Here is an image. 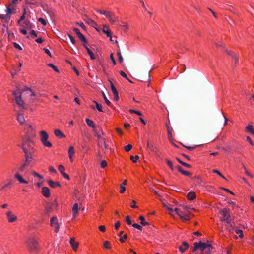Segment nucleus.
Segmentation results:
<instances>
[{
    "mask_svg": "<svg viewBox=\"0 0 254 254\" xmlns=\"http://www.w3.org/2000/svg\"><path fill=\"white\" fill-rule=\"evenodd\" d=\"M41 193L45 197H49L50 196L49 189L47 187H44L42 188Z\"/></svg>",
    "mask_w": 254,
    "mask_h": 254,
    "instance_id": "obj_16",
    "label": "nucleus"
},
{
    "mask_svg": "<svg viewBox=\"0 0 254 254\" xmlns=\"http://www.w3.org/2000/svg\"><path fill=\"white\" fill-rule=\"evenodd\" d=\"M213 247L210 244L195 242L192 252H196V254H210Z\"/></svg>",
    "mask_w": 254,
    "mask_h": 254,
    "instance_id": "obj_1",
    "label": "nucleus"
},
{
    "mask_svg": "<svg viewBox=\"0 0 254 254\" xmlns=\"http://www.w3.org/2000/svg\"><path fill=\"white\" fill-rule=\"evenodd\" d=\"M3 28H2V32L3 33H5V32H6L8 35L9 36L10 35V34L9 33L8 31V27L6 25V24H4L3 25Z\"/></svg>",
    "mask_w": 254,
    "mask_h": 254,
    "instance_id": "obj_45",
    "label": "nucleus"
},
{
    "mask_svg": "<svg viewBox=\"0 0 254 254\" xmlns=\"http://www.w3.org/2000/svg\"><path fill=\"white\" fill-rule=\"evenodd\" d=\"M109 21L111 23H113L115 22H117L119 21V18L116 15L113 16V17H112L111 19H109Z\"/></svg>",
    "mask_w": 254,
    "mask_h": 254,
    "instance_id": "obj_38",
    "label": "nucleus"
},
{
    "mask_svg": "<svg viewBox=\"0 0 254 254\" xmlns=\"http://www.w3.org/2000/svg\"><path fill=\"white\" fill-rule=\"evenodd\" d=\"M49 170L50 172L56 173L57 172L56 169L53 166H50L49 167Z\"/></svg>",
    "mask_w": 254,
    "mask_h": 254,
    "instance_id": "obj_64",
    "label": "nucleus"
},
{
    "mask_svg": "<svg viewBox=\"0 0 254 254\" xmlns=\"http://www.w3.org/2000/svg\"><path fill=\"white\" fill-rule=\"evenodd\" d=\"M17 120L20 124H23L25 122L24 118L23 116L22 110H20L17 114Z\"/></svg>",
    "mask_w": 254,
    "mask_h": 254,
    "instance_id": "obj_13",
    "label": "nucleus"
},
{
    "mask_svg": "<svg viewBox=\"0 0 254 254\" xmlns=\"http://www.w3.org/2000/svg\"><path fill=\"white\" fill-rule=\"evenodd\" d=\"M24 24V28L27 29H31L32 27V24L29 21H25L23 23Z\"/></svg>",
    "mask_w": 254,
    "mask_h": 254,
    "instance_id": "obj_32",
    "label": "nucleus"
},
{
    "mask_svg": "<svg viewBox=\"0 0 254 254\" xmlns=\"http://www.w3.org/2000/svg\"><path fill=\"white\" fill-rule=\"evenodd\" d=\"M139 219L140 220V223L142 225H149V223L148 222L145 221V218L143 216H140L139 217Z\"/></svg>",
    "mask_w": 254,
    "mask_h": 254,
    "instance_id": "obj_34",
    "label": "nucleus"
},
{
    "mask_svg": "<svg viewBox=\"0 0 254 254\" xmlns=\"http://www.w3.org/2000/svg\"><path fill=\"white\" fill-rule=\"evenodd\" d=\"M47 66H48L49 67H51L56 72H59V70L58 69V68L56 66H55L54 64H51V63L48 64H47Z\"/></svg>",
    "mask_w": 254,
    "mask_h": 254,
    "instance_id": "obj_41",
    "label": "nucleus"
},
{
    "mask_svg": "<svg viewBox=\"0 0 254 254\" xmlns=\"http://www.w3.org/2000/svg\"><path fill=\"white\" fill-rule=\"evenodd\" d=\"M16 90L12 91V94L14 96V99L17 106L22 109H26L24 106V101L22 99V91L21 90V86L18 85L16 86Z\"/></svg>",
    "mask_w": 254,
    "mask_h": 254,
    "instance_id": "obj_2",
    "label": "nucleus"
},
{
    "mask_svg": "<svg viewBox=\"0 0 254 254\" xmlns=\"http://www.w3.org/2000/svg\"><path fill=\"white\" fill-rule=\"evenodd\" d=\"M74 32L76 34L78 38L80 40L83 42V43L86 44L88 43L87 39L85 37V36L80 32L79 29L77 28H73Z\"/></svg>",
    "mask_w": 254,
    "mask_h": 254,
    "instance_id": "obj_8",
    "label": "nucleus"
},
{
    "mask_svg": "<svg viewBox=\"0 0 254 254\" xmlns=\"http://www.w3.org/2000/svg\"><path fill=\"white\" fill-rule=\"evenodd\" d=\"M32 152L31 151H27L26 149L24 148V153L25 156V160L24 163L28 165L29 166L31 163L34 160V159L32 156Z\"/></svg>",
    "mask_w": 254,
    "mask_h": 254,
    "instance_id": "obj_6",
    "label": "nucleus"
},
{
    "mask_svg": "<svg viewBox=\"0 0 254 254\" xmlns=\"http://www.w3.org/2000/svg\"><path fill=\"white\" fill-rule=\"evenodd\" d=\"M184 208L186 210V212L184 213L186 214H188V218L190 219V215L191 214V213L189 211L190 208L188 207L187 206H184Z\"/></svg>",
    "mask_w": 254,
    "mask_h": 254,
    "instance_id": "obj_46",
    "label": "nucleus"
},
{
    "mask_svg": "<svg viewBox=\"0 0 254 254\" xmlns=\"http://www.w3.org/2000/svg\"><path fill=\"white\" fill-rule=\"evenodd\" d=\"M34 142L32 140L31 137L27 134L22 139V143L18 146L22 149L24 151V148L26 149L28 151H32L33 149Z\"/></svg>",
    "mask_w": 254,
    "mask_h": 254,
    "instance_id": "obj_3",
    "label": "nucleus"
},
{
    "mask_svg": "<svg viewBox=\"0 0 254 254\" xmlns=\"http://www.w3.org/2000/svg\"><path fill=\"white\" fill-rule=\"evenodd\" d=\"M32 174L35 176V177H38V178H39L40 179H42L43 178L42 176L41 175H40V174H39L38 173H37V172H35V171H33L32 172Z\"/></svg>",
    "mask_w": 254,
    "mask_h": 254,
    "instance_id": "obj_51",
    "label": "nucleus"
},
{
    "mask_svg": "<svg viewBox=\"0 0 254 254\" xmlns=\"http://www.w3.org/2000/svg\"><path fill=\"white\" fill-rule=\"evenodd\" d=\"M132 226L139 230H142V227L139 224L137 223H134L132 224Z\"/></svg>",
    "mask_w": 254,
    "mask_h": 254,
    "instance_id": "obj_57",
    "label": "nucleus"
},
{
    "mask_svg": "<svg viewBox=\"0 0 254 254\" xmlns=\"http://www.w3.org/2000/svg\"><path fill=\"white\" fill-rule=\"evenodd\" d=\"M102 95H103V98L105 101V103H106L107 105H108V106H111V102H110V101L107 99V97L106 96L105 93L102 92Z\"/></svg>",
    "mask_w": 254,
    "mask_h": 254,
    "instance_id": "obj_43",
    "label": "nucleus"
},
{
    "mask_svg": "<svg viewBox=\"0 0 254 254\" xmlns=\"http://www.w3.org/2000/svg\"><path fill=\"white\" fill-rule=\"evenodd\" d=\"M85 21L86 23L91 25L92 27H94L95 26L97 25L96 23L90 18H88L87 20H85Z\"/></svg>",
    "mask_w": 254,
    "mask_h": 254,
    "instance_id": "obj_30",
    "label": "nucleus"
},
{
    "mask_svg": "<svg viewBox=\"0 0 254 254\" xmlns=\"http://www.w3.org/2000/svg\"><path fill=\"white\" fill-rule=\"evenodd\" d=\"M234 230L235 231L237 234H239V237L240 238H242L243 237L244 235L242 230L238 229L235 227Z\"/></svg>",
    "mask_w": 254,
    "mask_h": 254,
    "instance_id": "obj_39",
    "label": "nucleus"
},
{
    "mask_svg": "<svg viewBox=\"0 0 254 254\" xmlns=\"http://www.w3.org/2000/svg\"><path fill=\"white\" fill-rule=\"evenodd\" d=\"M234 218H235L233 217L229 221H227L224 223L226 229L228 230L230 233L232 232L235 229Z\"/></svg>",
    "mask_w": 254,
    "mask_h": 254,
    "instance_id": "obj_7",
    "label": "nucleus"
},
{
    "mask_svg": "<svg viewBox=\"0 0 254 254\" xmlns=\"http://www.w3.org/2000/svg\"><path fill=\"white\" fill-rule=\"evenodd\" d=\"M187 198L190 200H193L196 197V195L194 192L190 191L187 195Z\"/></svg>",
    "mask_w": 254,
    "mask_h": 254,
    "instance_id": "obj_26",
    "label": "nucleus"
},
{
    "mask_svg": "<svg viewBox=\"0 0 254 254\" xmlns=\"http://www.w3.org/2000/svg\"><path fill=\"white\" fill-rule=\"evenodd\" d=\"M130 159L133 162H136L137 160L139 159V156L138 155H136L135 157L131 155L130 156Z\"/></svg>",
    "mask_w": 254,
    "mask_h": 254,
    "instance_id": "obj_58",
    "label": "nucleus"
},
{
    "mask_svg": "<svg viewBox=\"0 0 254 254\" xmlns=\"http://www.w3.org/2000/svg\"><path fill=\"white\" fill-rule=\"evenodd\" d=\"M28 165L26 164L25 163L23 162L21 165H20L18 168H17V172H23L25 169L28 167Z\"/></svg>",
    "mask_w": 254,
    "mask_h": 254,
    "instance_id": "obj_23",
    "label": "nucleus"
},
{
    "mask_svg": "<svg viewBox=\"0 0 254 254\" xmlns=\"http://www.w3.org/2000/svg\"><path fill=\"white\" fill-rule=\"evenodd\" d=\"M27 244L32 251H34L37 249V242L33 239H29L27 241Z\"/></svg>",
    "mask_w": 254,
    "mask_h": 254,
    "instance_id": "obj_11",
    "label": "nucleus"
},
{
    "mask_svg": "<svg viewBox=\"0 0 254 254\" xmlns=\"http://www.w3.org/2000/svg\"><path fill=\"white\" fill-rule=\"evenodd\" d=\"M126 221L128 225L131 224V221L129 216H127L126 218Z\"/></svg>",
    "mask_w": 254,
    "mask_h": 254,
    "instance_id": "obj_63",
    "label": "nucleus"
},
{
    "mask_svg": "<svg viewBox=\"0 0 254 254\" xmlns=\"http://www.w3.org/2000/svg\"><path fill=\"white\" fill-rule=\"evenodd\" d=\"M83 46L86 48L87 52L89 55L90 56V59L91 60L95 59V57L94 55V53L92 52V51L86 46V44L83 43Z\"/></svg>",
    "mask_w": 254,
    "mask_h": 254,
    "instance_id": "obj_20",
    "label": "nucleus"
},
{
    "mask_svg": "<svg viewBox=\"0 0 254 254\" xmlns=\"http://www.w3.org/2000/svg\"><path fill=\"white\" fill-rule=\"evenodd\" d=\"M127 238V235L125 234L123 237H120V240L121 242H124L125 240Z\"/></svg>",
    "mask_w": 254,
    "mask_h": 254,
    "instance_id": "obj_62",
    "label": "nucleus"
},
{
    "mask_svg": "<svg viewBox=\"0 0 254 254\" xmlns=\"http://www.w3.org/2000/svg\"><path fill=\"white\" fill-rule=\"evenodd\" d=\"M72 213L73 218H76L78 215V204L75 203L72 207Z\"/></svg>",
    "mask_w": 254,
    "mask_h": 254,
    "instance_id": "obj_25",
    "label": "nucleus"
},
{
    "mask_svg": "<svg viewBox=\"0 0 254 254\" xmlns=\"http://www.w3.org/2000/svg\"><path fill=\"white\" fill-rule=\"evenodd\" d=\"M58 169H59V171H60V172L63 174V173H64V167L62 165H60L59 166H58Z\"/></svg>",
    "mask_w": 254,
    "mask_h": 254,
    "instance_id": "obj_49",
    "label": "nucleus"
},
{
    "mask_svg": "<svg viewBox=\"0 0 254 254\" xmlns=\"http://www.w3.org/2000/svg\"><path fill=\"white\" fill-rule=\"evenodd\" d=\"M14 177L16 179L19 183H22V184H27L28 182L25 180L19 174V173H16L14 176Z\"/></svg>",
    "mask_w": 254,
    "mask_h": 254,
    "instance_id": "obj_17",
    "label": "nucleus"
},
{
    "mask_svg": "<svg viewBox=\"0 0 254 254\" xmlns=\"http://www.w3.org/2000/svg\"><path fill=\"white\" fill-rule=\"evenodd\" d=\"M38 21L39 22H41V24H43V25H46L47 24V22H46V20H45L44 19H43L42 18H39L38 19Z\"/></svg>",
    "mask_w": 254,
    "mask_h": 254,
    "instance_id": "obj_59",
    "label": "nucleus"
},
{
    "mask_svg": "<svg viewBox=\"0 0 254 254\" xmlns=\"http://www.w3.org/2000/svg\"><path fill=\"white\" fill-rule=\"evenodd\" d=\"M22 87L21 86V88ZM21 90L22 91V93L24 91H29V92H31V89L29 88V87L26 86H23V89L21 88Z\"/></svg>",
    "mask_w": 254,
    "mask_h": 254,
    "instance_id": "obj_48",
    "label": "nucleus"
},
{
    "mask_svg": "<svg viewBox=\"0 0 254 254\" xmlns=\"http://www.w3.org/2000/svg\"><path fill=\"white\" fill-rule=\"evenodd\" d=\"M67 35H68V37L69 38L71 42V43L73 44H75L76 41H75L74 37L70 34H67Z\"/></svg>",
    "mask_w": 254,
    "mask_h": 254,
    "instance_id": "obj_50",
    "label": "nucleus"
},
{
    "mask_svg": "<svg viewBox=\"0 0 254 254\" xmlns=\"http://www.w3.org/2000/svg\"><path fill=\"white\" fill-rule=\"evenodd\" d=\"M103 247L106 249H110L111 248V246L110 242L108 241H105L103 243Z\"/></svg>",
    "mask_w": 254,
    "mask_h": 254,
    "instance_id": "obj_37",
    "label": "nucleus"
},
{
    "mask_svg": "<svg viewBox=\"0 0 254 254\" xmlns=\"http://www.w3.org/2000/svg\"><path fill=\"white\" fill-rule=\"evenodd\" d=\"M103 32L106 34L108 37H111L112 32L109 27L106 25H103Z\"/></svg>",
    "mask_w": 254,
    "mask_h": 254,
    "instance_id": "obj_21",
    "label": "nucleus"
},
{
    "mask_svg": "<svg viewBox=\"0 0 254 254\" xmlns=\"http://www.w3.org/2000/svg\"><path fill=\"white\" fill-rule=\"evenodd\" d=\"M226 52L228 55H231L235 59V63H237L238 62V59L237 58V57L231 51H228L227 50H226Z\"/></svg>",
    "mask_w": 254,
    "mask_h": 254,
    "instance_id": "obj_36",
    "label": "nucleus"
},
{
    "mask_svg": "<svg viewBox=\"0 0 254 254\" xmlns=\"http://www.w3.org/2000/svg\"><path fill=\"white\" fill-rule=\"evenodd\" d=\"M97 11L100 14L104 15L108 19V20L111 19V18L113 17V16L115 15L113 12L110 11H102L100 10H97Z\"/></svg>",
    "mask_w": 254,
    "mask_h": 254,
    "instance_id": "obj_12",
    "label": "nucleus"
},
{
    "mask_svg": "<svg viewBox=\"0 0 254 254\" xmlns=\"http://www.w3.org/2000/svg\"><path fill=\"white\" fill-rule=\"evenodd\" d=\"M109 81L110 82L111 90L113 93H116V92H118V91L117 90L116 87H115L113 83L111 80H109Z\"/></svg>",
    "mask_w": 254,
    "mask_h": 254,
    "instance_id": "obj_33",
    "label": "nucleus"
},
{
    "mask_svg": "<svg viewBox=\"0 0 254 254\" xmlns=\"http://www.w3.org/2000/svg\"><path fill=\"white\" fill-rule=\"evenodd\" d=\"M219 214L221 216L219 218L220 221L225 223V222L229 221L234 217L231 216L230 214V210L227 208H224L219 211Z\"/></svg>",
    "mask_w": 254,
    "mask_h": 254,
    "instance_id": "obj_4",
    "label": "nucleus"
},
{
    "mask_svg": "<svg viewBox=\"0 0 254 254\" xmlns=\"http://www.w3.org/2000/svg\"><path fill=\"white\" fill-rule=\"evenodd\" d=\"M163 207L168 210L170 215L172 216L173 215L172 213L173 212V210L171 208L169 207L165 203H163Z\"/></svg>",
    "mask_w": 254,
    "mask_h": 254,
    "instance_id": "obj_40",
    "label": "nucleus"
},
{
    "mask_svg": "<svg viewBox=\"0 0 254 254\" xmlns=\"http://www.w3.org/2000/svg\"><path fill=\"white\" fill-rule=\"evenodd\" d=\"M176 159L177 160V161L180 163L182 165L184 166H186L187 167H188V168H190L191 167V165L189 164H187L183 161H182L181 160H180L179 158H177Z\"/></svg>",
    "mask_w": 254,
    "mask_h": 254,
    "instance_id": "obj_35",
    "label": "nucleus"
},
{
    "mask_svg": "<svg viewBox=\"0 0 254 254\" xmlns=\"http://www.w3.org/2000/svg\"><path fill=\"white\" fill-rule=\"evenodd\" d=\"M117 55L118 56V58H119V61L120 63H123V57L121 55V53L120 52V50L118 51V52H117Z\"/></svg>",
    "mask_w": 254,
    "mask_h": 254,
    "instance_id": "obj_44",
    "label": "nucleus"
},
{
    "mask_svg": "<svg viewBox=\"0 0 254 254\" xmlns=\"http://www.w3.org/2000/svg\"><path fill=\"white\" fill-rule=\"evenodd\" d=\"M13 46L16 49H18L20 50H22V47L17 43H16V42H13Z\"/></svg>",
    "mask_w": 254,
    "mask_h": 254,
    "instance_id": "obj_55",
    "label": "nucleus"
},
{
    "mask_svg": "<svg viewBox=\"0 0 254 254\" xmlns=\"http://www.w3.org/2000/svg\"><path fill=\"white\" fill-rule=\"evenodd\" d=\"M49 185L53 188H55L57 187H61L60 184L58 182H54L51 180L48 181Z\"/></svg>",
    "mask_w": 254,
    "mask_h": 254,
    "instance_id": "obj_22",
    "label": "nucleus"
},
{
    "mask_svg": "<svg viewBox=\"0 0 254 254\" xmlns=\"http://www.w3.org/2000/svg\"><path fill=\"white\" fill-rule=\"evenodd\" d=\"M52 210V206L51 205L47 206L45 208V212L47 214H48Z\"/></svg>",
    "mask_w": 254,
    "mask_h": 254,
    "instance_id": "obj_60",
    "label": "nucleus"
},
{
    "mask_svg": "<svg viewBox=\"0 0 254 254\" xmlns=\"http://www.w3.org/2000/svg\"><path fill=\"white\" fill-rule=\"evenodd\" d=\"M166 162H167L168 165L170 168V169L172 170H174V167H173V163H172V161L169 160H168V159H166Z\"/></svg>",
    "mask_w": 254,
    "mask_h": 254,
    "instance_id": "obj_47",
    "label": "nucleus"
},
{
    "mask_svg": "<svg viewBox=\"0 0 254 254\" xmlns=\"http://www.w3.org/2000/svg\"><path fill=\"white\" fill-rule=\"evenodd\" d=\"M173 211L176 213V214L179 216L180 218L182 220L187 221L189 220V218H188V215L183 213L182 212L179 211L178 208H175Z\"/></svg>",
    "mask_w": 254,
    "mask_h": 254,
    "instance_id": "obj_9",
    "label": "nucleus"
},
{
    "mask_svg": "<svg viewBox=\"0 0 254 254\" xmlns=\"http://www.w3.org/2000/svg\"><path fill=\"white\" fill-rule=\"evenodd\" d=\"M246 129L248 132H251L253 130V127L252 125H248L246 127Z\"/></svg>",
    "mask_w": 254,
    "mask_h": 254,
    "instance_id": "obj_56",
    "label": "nucleus"
},
{
    "mask_svg": "<svg viewBox=\"0 0 254 254\" xmlns=\"http://www.w3.org/2000/svg\"><path fill=\"white\" fill-rule=\"evenodd\" d=\"M69 243H70V245L71 246V247H72L74 251H76L77 247L79 246V243L77 242H76L75 240V238L74 237H72V238H71V239L69 241Z\"/></svg>",
    "mask_w": 254,
    "mask_h": 254,
    "instance_id": "obj_15",
    "label": "nucleus"
},
{
    "mask_svg": "<svg viewBox=\"0 0 254 254\" xmlns=\"http://www.w3.org/2000/svg\"><path fill=\"white\" fill-rule=\"evenodd\" d=\"M86 123L87 124L88 126L90 127L94 128L95 127V124L93 122V121L88 118H86Z\"/></svg>",
    "mask_w": 254,
    "mask_h": 254,
    "instance_id": "obj_28",
    "label": "nucleus"
},
{
    "mask_svg": "<svg viewBox=\"0 0 254 254\" xmlns=\"http://www.w3.org/2000/svg\"><path fill=\"white\" fill-rule=\"evenodd\" d=\"M127 183V180L124 181V182L120 185V188L121 190H120V192L121 193H123L125 192L126 190V188L125 187V186L126 185Z\"/></svg>",
    "mask_w": 254,
    "mask_h": 254,
    "instance_id": "obj_31",
    "label": "nucleus"
},
{
    "mask_svg": "<svg viewBox=\"0 0 254 254\" xmlns=\"http://www.w3.org/2000/svg\"><path fill=\"white\" fill-rule=\"evenodd\" d=\"M93 102L95 103L96 109L100 112H103L101 105L96 101H94Z\"/></svg>",
    "mask_w": 254,
    "mask_h": 254,
    "instance_id": "obj_42",
    "label": "nucleus"
},
{
    "mask_svg": "<svg viewBox=\"0 0 254 254\" xmlns=\"http://www.w3.org/2000/svg\"><path fill=\"white\" fill-rule=\"evenodd\" d=\"M107 166V162L106 160H102L101 162V167L102 168H104Z\"/></svg>",
    "mask_w": 254,
    "mask_h": 254,
    "instance_id": "obj_53",
    "label": "nucleus"
},
{
    "mask_svg": "<svg viewBox=\"0 0 254 254\" xmlns=\"http://www.w3.org/2000/svg\"><path fill=\"white\" fill-rule=\"evenodd\" d=\"M74 153V148L73 146L69 147L68 149L69 157L71 162L73 161L72 156Z\"/></svg>",
    "mask_w": 254,
    "mask_h": 254,
    "instance_id": "obj_27",
    "label": "nucleus"
},
{
    "mask_svg": "<svg viewBox=\"0 0 254 254\" xmlns=\"http://www.w3.org/2000/svg\"><path fill=\"white\" fill-rule=\"evenodd\" d=\"M54 134L56 137L59 138H63L65 137V135L63 134L59 129L55 130Z\"/></svg>",
    "mask_w": 254,
    "mask_h": 254,
    "instance_id": "obj_24",
    "label": "nucleus"
},
{
    "mask_svg": "<svg viewBox=\"0 0 254 254\" xmlns=\"http://www.w3.org/2000/svg\"><path fill=\"white\" fill-rule=\"evenodd\" d=\"M213 172L217 174L219 176H220L222 178L226 179L225 177L218 170H216V169L213 170Z\"/></svg>",
    "mask_w": 254,
    "mask_h": 254,
    "instance_id": "obj_52",
    "label": "nucleus"
},
{
    "mask_svg": "<svg viewBox=\"0 0 254 254\" xmlns=\"http://www.w3.org/2000/svg\"><path fill=\"white\" fill-rule=\"evenodd\" d=\"M189 247V244L186 242H183L182 243V245H181L179 247V251L182 252L184 253L186 249H187Z\"/></svg>",
    "mask_w": 254,
    "mask_h": 254,
    "instance_id": "obj_19",
    "label": "nucleus"
},
{
    "mask_svg": "<svg viewBox=\"0 0 254 254\" xmlns=\"http://www.w3.org/2000/svg\"><path fill=\"white\" fill-rule=\"evenodd\" d=\"M110 58L113 63V64H114V65H115L116 64V62L113 57V53H111L110 55Z\"/></svg>",
    "mask_w": 254,
    "mask_h": 254,
    "instance_id": "obj_61",
    "label": "nucleus"
},
{
    "mask_svg": "<svg viewBox=\"0 0 254 254\" xmlns=\"http://www.w3.org/2000/svg\"><path fill=\"white\" fill-rule=\"evenodd\" d=\"M101 131V133L97 132V129H94V132L96 133V136L98 138L99 140V143H102V140H105V138L102 137V135H103V131L101 128H99Z\"/></svg>",
    "mask_w": 254,
    "mask_h": 254,
    "instance_id": "obj_18",
    "label": "nucleus"
},
{
    "mask_svg": "<svg viewBox=\"0 0 254 254\" xmlns=\"http://www.w3.org/2000/svg\"><path fill=\"white\" fill-rule=\"evenodd\" d=\"M132 147V146L131 144H128L127 145L125 146L124 149L127 152H128L131 149Z\"/></svg>",
    "mask_w": 254,
    "mask_h": 254,
    "instance_id": "obj_54",
    "label": "nucleus"
},
{
    "mask_svg": "<svg viewBox=\"0 0 254 254\" xmlns=\"http://www.w3.org/2000/svg\"><path fill=\"white\" fill-rule=\"evenodd\" d=\"M14 10V8L13 6V5L11 3L9 4V5L7 7L6 9V14L8 15V14L12 13L13 12V10Z\"/></svg>",
    "mask_w": 254,
    "mask_h": 254,
    "instance_id": "obj_29",
    "label": "nucleus"
},
{
    "mask_svg": "<svg viewBox=\"0 0 254 254\" xmlns=\"http://www.w3.org/2000/svg\"><path fill=\"white\" fill-rule=\"evenodd\" d=\"M50 224L51 226L54 227L55 232H58L60 227L57 222V217L54 216L51 218Z\"/></svg>",
    "mask_w": 254,
    "mask_h": 254,
    "instance_id": "obj_10",
    "label": "nucleus"
},
{
    "mask_svg": "<svg viewBox=\"0 0 254 254\" xmlns=\"http://www.w3.org/2000/svg\"><path fill=\"white\" fill-rule=\"evenodd\" d=\"M7 219L9 222H13L15 221L17 219V217L14 214L12 213L11 211H8L6 213Z\"/></svg>",
    "mask_w": 254,
    "mask_h": 254,
    "instance_id": "obj_14",
    "label": "nucleus"
},
{
    "mask_svg": "<svg viewBox=\"0 0 254 254\" xmlns=\"http://www.w3.org/2000/svg\"><path fill=\"white\" fill-rule=\"evenodd\" d=\"M40 141L44 146L47 147H51L52 146V144L48 141L49 136L45 131H41L40 132Z\"/></svg>",
    "mask_w": 254,
    "mask_h": 254,
    "instance_id": "obj_5",
    "label": "nucleus"
}]
</instances>
